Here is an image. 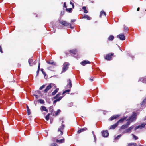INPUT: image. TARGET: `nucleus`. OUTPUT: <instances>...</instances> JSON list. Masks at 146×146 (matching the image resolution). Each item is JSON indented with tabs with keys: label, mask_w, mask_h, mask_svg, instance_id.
<instances>
[{
	"label": "nucleus",
	"mask_w": 146,
	"mask_h": 146,
	"mask_svg": "<svg viewBox=\"0 0 146 146\" xmlns=\"http://www.w3.org/2000/svg\"><path fill=\"white\" fill-rule=\"evenodd\" d=\"M137 114L135 113H133L132 115L129 118L126 120L127 121H129L131 122H132L133 121L135 120L136 118Z\"/></svg>",
	"instance_id": "1"
},
{
	"label": "nucleus",
	"mask_w": 146,
	"mask_h": 146,
	"mask_svg": "<svg viewBox=\"0 0 146 146\" xmlns=\"http://www.w3.org/2000/svg\"><path fill=\"white\" fill-rule=\"evenodd\" d=\"M65 127V125L63 124L60 127L58 130V133H60L59 134L60 135H62L63 133V129Z\"/></svg>",
	"instance_id": "2"
},
{
	"label": "nucleus",
	"mask_w": 146,
	"mask_h": 146,
	"mask_svg": "<svg viewBox=\"0 0 146 146\" xmlns=\"http://www.w3.org/2000/svg\"><path fill=\"white\" fill-rule=\"evenodd\" d=\"M60 94V92L58 93L55 97H54V98L56 99L54 100V102H56L57 101H59L62 99V97H59Z\"/></svg>",
	"instance_id": "3"
},
{
	"label": "nucleus",
	"mask_w": 146,
	"mask_h": 146,
	"mask_svg": "<svg viewBox=\"0 0 146 146\" xmlns=\"http://www.w3.org/2000/svg\"><path fill=\"white\" fill-rule=\"evenodd\" d=\"M60 23L63 25L64 26H67L70 25V27L71 28H73V27H72L70 23H67L66 21H62L60 22Z\"/></svg>",
	"instance_id": "4"
},
{
	"label": "nucleus",
	"mask_w": 146,
	"mask_h": 146,
	"mask_svg": "<svg viewBox=\"0 0 146 146\" xmlns=\"http://www.w3.org/2000/svg\"><path fill=\"white\" fill-rule=\"evenodd\" d=\"M69 65V64L68 63L66 62L63 64V72L66 71L68 68V66Z\"/></svg>",
	"instance_id": "5"
},
{
	"label": "nucleus",
	"mask_w": 146,
	"mask_h": 146,
	"mask_svg": "<svg viewBox=\"0 0 146 146\" xmlns=\"http://www.w3.org/2000/svg\"><path fill=\"white\" fill-rule=\"evenodd\" d=\"M113 53H110L107 54L105 57V59L108 60H111L112 58L111 56L113 55Z\"/></svg>",
	"instance_id": "6"
},
{
	"label": "nucleus",
	"mask_w": 146,
	"mask_h": 146,
	"mask_svg": "<svg viewBox=\"0 0 146 146\" xmlns=\"http://www.w3.org/2000/svg\"><path fill=\"white\" fill-rule=\"evenodd\" d=\"M134 127V125H133L130 127L126 129L125 131L123 132V134L127 133H130L131 132V131Z\"/></svg>",
	"instance_id": "7"
},
{
	"label": "nucleus",
	"mask_w": 146,
	"mask_h": 146,
	"mask_svg": "<svg viewBox=\"0 0 146 146\" xmlns=\"http://www.w3.org/2000/svg\"><path fill=\"white\" fill-rule=\"evenodd\" d=\"M67 82L68 84L66 87H67V88H70L72 86V84L70 79H68Z\"/></svg>",
	"instance_id": "8"
},
{
	"label": "nucleus",
	"mask_w": 146,
	"mask_h": 146,
	"mask_svg": "<svg viewBox=\"0 0 146 146\" xmlns=\"http://www.w3.org/2000/svg\"><path fill=\"white\" fill-rule=\"evenodd\" d=\"M54 86V84H51L48 85L46 87V89L44 90V91L45 93L47 92L48 90L50 89L52 86Z\"/></svg>",
	"instance_id": "9"
},
{
	"label": "nucleus",
	"mask_w": 146,
	"mask_h": 146,
	"mask_svg": "<svg viewBox=\"0 0 146 146\" xmlns=\"http://www.w3.org/2000/svg\"><path fill=\"white\" fill-rule=\"evenodd\" d=\"M117 37L122 40H123L125 39V37L123 34H120L117 36Z\"/></svg>",
	"instance_id": "10"
},
{
	"label": "nucleus",
	"mask_w": 146,
	"mask_h": 146,
	"mask_svg": "<svg viewBox=\"0 0 146 146\" xmlns=\"http://www.w3.org/2000/svg\"><path fill=\"white\" fill-rule=\"evenodd\" d=\"M102 133V136L104 137H106L108 135L109 133L108 131L107 130L103 131Z\"/></svg>",
	"instance_id": "11"
},
{
	"label": "nucleus",
	"mask_w": 146,
	"mask_h": 146,
	"mask_svg": "<svg viewBox=\"0 0 146 146\" xmlns=\"http://www.w3.org/2000/svg\"><path fill=\"white\" fill-rule=\"evenodd\" d=\"M47 63L50 64L54 66H56V63L53 61V60H51L50 61H47Z\"/></svg>",
	"instance_id": "12"
},
{
	"label": "nucleus",
	"mask_w": 146,
	"mask_h": 146,
	"mask_svg": "<svg viewBox=\"0 0 146 146\" xmlns=\"http://www.w3.org/2000/svg\"><path fill=\"white\" fill-rule=\"evenodd\" d=\"M119 116V115H114L113 116L111 117L110 118V120H113L117 118Z\"/></svg>",
	"instance_id": "13"
},
{
	"label": "nucleus",
	"mask_w": 146,
	"mask_h": 146,
	"mask_svg": "<svg viewBox=\"0 0 146 146\" xmlns=\"http://www.w3.org/2000/svg\"><path fill=\"white\" fill-rule=\"evenodd\" d=\"M90 63V62L87 60H85L84 61H82L80 63V64L83 66H84L86 64Z\"/></svg>",
	"instance_id": "14"
},
{
	"label": "nucleus",
	"mask_w": 146,
	"mask_h": 146,
	"mask_svg": "<svg viewBox=\"0 0 146 146\" xmlns=\"http://www.w3.org/2000/svg\"><path fill=\"white\" fill-rule=\"evenodd\" d=\"M127 118V117H124L123 118H121V119H120L119 120L117 123H118H118H122V122L124 120L126 119Z\"/></svg>",
	"instance_id": "15"
},
{
	"label": "nucleus",
	"mask_w": 146,
	"mask_h": 146,
	"mask_svg": "<svg viewBox=\"0 0 146 146\" xmlns=\"http://www.w3.org/2000/svg\"><path fill=\"white\" fill-rule=\"evenodd\" d=\"M87 129L85 127L81 129L80 130L78 131L77 133L78 134L80 133L81 132H83L84 131H86Z\"/></svg>",
	"instance_id": "16"
},
{
	"label": "nucleus",
	"mask_w": 146,
	"mask_h": 146,
	"mask_svg": "<svg viewBox=\"0 0 146 146\" xmlns=\"http://www.w3.org/2000/svg\"><path fill=\"white\" fill-rule=\"evenodd\" d=\"M40 110L42 111H45L46 112H48V110L46 108V107L44 106H42L40 107Z\"/></svg>",
	"instance_id": "17"
},
{
	"label": "nucleus",
	"mask_w": 146,
	"mask_h": 146,
	"mask_svg": "<svg viewBox=\"0 0 146 146\" xmlns=\"http://www.w3.org/2000/svg\"><path fill=\"white\" fill-rule=\"evenodd\" d=\"M29 63L30 66H32L33 65V61L32 59H29L28 61Z\"/></svg>",
	"instance_id": "18"
},
{
	"label": "nucleus",
	"mask_w": 146,
	"mask_h": 146,
	"mask_svg": "<svg viewBox=\"0 0 146 146\" xmlns=\"http://www.w3.org/2000/svg\"><path fill=\"white\" fill-rule=\"evenodd\" d=\"M106 13L103 10H102L100 13V17H101L102 15H104L106 16Z\"/></svg>",
	"instance_id": "19"
},
{
	"label": "nucleus",
	"mask_w": 146,
	"mask_h": 146,
	"mask_svg": "<svg viewBox=\"0 0 146 146\" xmlns=\"http://www.w3.org/2000/svg\"><path fill=\"white\" fill-rule=\"evenodd\" d=\"M118 123H116L111 125L110 128V129H114L118 125Z\"/></svg>",
	"instance_id": "20"
},
{
	"label": "nucleus",
	"mask_w": 146,
	"mask_h": 146,
	"mask_svg": "<svg viewBox=\"0 0 146 146\" xmlns=\"http://www.w3.org/2000/svg\"><path fill=\"white\" fill-rule=\"evenodd\" d=\"M64 139H61L60 140H59L58 139H56V142L57 143L59 142L60 143H62L64 142Z\"/></svg>",
	"instance_id": "21"
},
{
	"label": "nucleus",
	"mask_w": 146,
	"mask_h": 146,
	"mask_svg": "<svg viewBox=\"0 0 146 146\" xmlns=\"http://www.w3.org/2000/svg\"><path fill=\"white\" fill-rule=\"evenodd\" d=\"M137 144L135 143H130L128 144L127 146H136Z\"/></svg>",
	"instance_id": "22"
},
{
	"label": "nucleus",
	"mask_w": 146,
	"mask_h": 146,
	"mask_svg": "<svg viewBox=\"0 0 146 146\" xmlns=\"http://www.w3.org/2000/svg\"><path fill=\"white\" fill-rule=\"evenodd\" d=\"M114 39V36L113 35H110L108 38V40H112Z\"/></svg>",
	"instance_id": "23"
},
{
	"label": "nucleus",
	"mask_w": 146,
	"mask_h": 146,
	"mask_svg": "<svg viewBox=\"0 0 146 146\" xmlns=\"http://www.w3.org/2000/svg\"><path fill=\"white\" fill-rule=\"evenodd\" d=\"M40 62H39L38 63V70L36 72V73H37L36 76H37L38 74V73L39 72V70L40 69Z\"/></svg>",
	"instance_id": "24"
},
{
	"label": "nucleus",
	"mask_w": 146,
	"mask_h": 146,
	"mask_svg": "<svg viewBox=\"0 0 146 146\" xmlns=\"http://www.w3.org/2000/svg\"><path fill=\"white\" fill-rule=\"evenodd\" d=\"M83 18H84V19H86L87 20H90L91 19H90V17L87 15H85L82 17Z\"/></svg>",
	"instance_id": "25"
},
{
	"label": "nucleus",
	"mask_w": 146,
	"mask_h": 146,
	"mask_svg": "<svg viewBox=\"0 0 146 146\" xmlns=\"http://www.w3.org/2000/svg\"><path fill=\"white\" fill-rule=\"evenodd\" d=\"M59 90L58 88H57L54 92H52V95H55L56 93Z\"/></svg>",
	"instance_id": "26"
},
{
	"label": "nucleus",
	"mask_w": 146,
	"mask_h": 146,
	"mask_svg": "<svg viewBox=\"0 0 146 146\" xmlns=\"http://www.w3.org/2000/svg\"><path fill=\"white\" fill-rule=\"evenodd\" d=\"M70 52L73 54L75 55L76 53V50H72L70 51Z\"/></svg>",
	"instance_id": "27"
},
{
	"label": "nucleus",
	"mask_w": 146,
	"mask_h": 146,
	"mask_svg": "<svg viewBox=\"0 0 146 146\" xmlns=\"http://www.w3.org/2000/svg\"><path fill=\"white\" fill-rule=\"evenodd\" d=\"M127 127L126 125L125 124H124V125H123L121 127L120 129V130H121V129H124L126 128Z\"/></svg>",
	"instance_id": "28"
},
{
	"label": "nucleus",
	"mask_w": 146,
	"mask_h": 146,
	"mask_svg": "<svg viewBox=\"0 0 146 146\" xmlns=\"http://www.w3.org/2000/svg\"><path fill=\"white\" fill-rule=\"evenodd\" d=\"M61 111L60 110H58L55 112V115H57Z\"/></svg>",
	"instance_id": "29"
},
{
	"label": "nucleus",
	"mask_w": 146,
	"mask_h": 146,
	"mask_svg": "<svg viewBox=\"0 0 146 146\" xmlns=\"http://www.w3.org/2000/svg\"><path fill=\"white\" fill-rule=\"evenodd\" d=\"M139 81H141L143 83L145 82V79L143 78H140L139 80Z\"/></svg>",
	"instance_id": "30"
},
{
	"label": "nucleus",
	"mask_w": 146,
	"mask_h": 146,
	"mask_svg": "<svg viewBox=\"0 0 146 146\" xmlns=\"http://www.w3.org/2000/svg\"><path fill=\"white\" fill-rule=\"evenodd\" d=\"M39 102L41 104H44V102L43 100L42 99H40L38 100Z\"/></svg>",
	"instance_id": "31"
},
{
	"label": "nucleus",
	"mask_w": 146,
	"mask_h": 146,
	"mask_svg": "<svg viewBox=\"0 0 146 146\" xmlns=\"http://www.w3.org/2000/svg\"><path fill=\"white\" fill-rule=\"evenodd\" d=\"M50 114L48 113L46 116L45 117V119L47 121H48L49 119V116Z\"/></svg>",
	"instance_id": "32"
},
{
	"label": "nucleus",
	"mask_w": 146,
	"mask_h": 146,
	"mask_svg": "<svg viewBox=\"0 0 146 146\" xmlns=\"http://www.w3.org/2000/svg\"><path fill=\"white\" fill-rule=\"evenodd\" d=\"M70 89H68L67 90H65L63 92L62 94H65L66 93L69 92H70Z\"/></svg>",
	"instance_id": "33"
},
{
	"label": "nucleus",
	"mask_w": 146,
	"mask_h": 146,
	"mask_svg": "<svg viewBox=\"0 0 146 146\" xmlns=\"http://www.w3.org/2000/svg\"><path fill=\"white\" fill-rule=\"evenodd\" d=\"M127 122L126 123V124H125L127 127H128V126L129 125L130 123H131V122L129 121H127Z\"/></svg>",
	"instance_id": "34"
},
{
	"label": "nucleus",
	"mask_w": 146,
	"mask_h": 146,
	"mask_svg": "<svg viewBox=\"0 0 146 146\" xmlns=\"http://www.w3.org/2000/svg\"><path fill=\"white\" fill-rule=\"evenodd\" d=\"M146 124L145 123H143L141 125H139V126H140V128H142L143 127H144L145 125Z\"/></svg>",
	"instance_id": "35"
},
{
	"label": "nucleus",
	"mask_w": 146,
	"mask_h": 146,
	"mask_svg": "<svg viewBox=\"0 0 146 146\" xmlns=\"http://www.w3.org/2000/svg\"><path fill=\"white\" fill-rule=\"evenodd\" d=\"M131 135L133 136V137L135 139L137 140L138 139V137L137 136L135 135L134 134H132Z\"/></svg>",
	"instance_id": "36"
},
{
	"label": "nucleus",
	"mask_w": 146,
	"mask_h": 146,
	"mask_svg": "<svg viewBox=\"0 0 146 146\" xmlns=\"http://www.w3.org/2000/svg\"><path fill=\"white\" fill-rule=\"evenodd\" d=\"M66 11H68V12H71L72 9L71 8L66 9Z\"/></svg>",
	"instance_id": "37"
},
{
	"label": "nucleus",
	"mask_w": 146,
	"mask_h": 146,
	"mask_svg": "<svg viewBox=\"0 0 146 146\" xmlns=\"http://www.w3.org/2000/svg\"><path fill=\"white\" fill-rule=\"evenodd\" d=\"M121 135H122L121 134L118 135L117 137H116V138H115V139H118L121 136Z\"/></svg>",
	"instance_id": "38"
},
{
	"label": "nucleus",
	"mask_w": 146,
	"mask_h": 146,
	"mask_svg": "<svg viewBox=\"0 0 146 146\" xmlns=\"http://www.w3.org/2000/svg\"><path fill=\"white\" fill-rule=\"evenodd\" d=\"M45 86L44 85H43L41 87H40L39 89L40 90H41L43 88H44L45 87Z\"/></svg>",
	"instance_id": "39"
},
{
	"label": "nucleus",
	"mask_w": 146,
	"mask_h": 146,
	"mask_svg": "<svg viewBox=\"0 0 146 146\" xmlns=\"http://www.w3.org/2000/svg\"><path fill=\"white\" fill-rule=\"evenodd\" d=\"M51 146H58L55 143H53L51 145Z\"/></svg>",
	"instance_id": "40"
},
{
	"label": "nucleus",
	"mask_w": 146,
	"mask_h": 146,
	"mask_svg": "<svg viewBox=\"0 0 146 146\" xmlns=\"http://www.w3.org/2000/svg\"><path fill=\"white\" fill-rule=\"evenodd\" d=\"M70 3L72 5V8H74V4L71 2H70Z\"/></svg>",
	"instance_id": "41"
},
{
	"label": "nucleus",
	"mask_w": 146,
	"mask_h": 146,
	"mask_svg": "<svg viewBox=\"0 0 146 146\" xmlns=\"http://www.w3.org/2000/svg\"><path fill=\"white\" fill-rule=\"evenodd\" d=\"M140 126H139V125L138 126H137L136 127L135 129H134V130H137V129H138V128H140Z\"/></svg>",
	"instance_id": "42"
},
{
	"label": "nucleus",
	"mask_w": 146,
	"mask_h": 146,
	"mask_svg": "<svg viewBox=\"0 0 146 146\" xmlns=\"http://www.w3.org/2000/svg\"><path fill=\"white\" fill-rule=\"evenodd\" d=\"M144 103H145V104L146 103V98L143 101L142 104H143Z\"/></svg>",
	"instance_id": "43"
},
{
	"label": "nucleus",
	"mask_w": 146,
	"mask_h": 146,
	"mask_svg": "<svg viewBox=\"0 0 146 146\" xmlns=\"http://www.w3.org/2000/svg\"><path fill=\"white\" fill-rule=\"evenodd\" d=\"M27 112L28 115H30V114L31 112L30 111V110H27Z\"/></svg>",
	"instance_id": "44"
},
{
	"label": "nucleus",
	"mask_w": 146,
	"mask_h": 146,
	"mask_svg": "<svg viewBox=\"0 0 146 146\" xmlns=\"http://www.w3.org/2000/svg\"><path fill=\"white\" fill-rule=\"evenodd\" d=\"M53 111V109H52L51 110H50V111L51 112L50 114L52 115V113Z\"/></svg>",
	"instance_id": "45"
},
{
	"label": "nucleus",
	"mask_w": 146,
	"mask_h": 146,
	"mask_svg": "<svg viewBox=\"0 0 146 146\" xmlns=\"http://www.w3.org/2000/svg\"><path fill=\"white\" fill-rule=\"evenodd\" d=\"M0 52L1 53H3V51L2 50L1 47V46H0Z\"/></svg>",
	"instance_id": "46"
},
{
	"label": "nucleus",
	"mask_w": 146,
	"mask_h": 146,
	"mask_svg": "<svg viewBox=\"0 0 146 146\" xmlns=\"http://www.w3.org/2000/svg\"><path fill=\"white\" fill-rule=\"evenodd\" d=\"M0 52L1 53H3V51L2 50L1 47V46H0Z\"/></svg>",
	"instance_id": "47"
},
{
	"label": "nucleus",
	"mask_w": 146,
	"mask_h": 146,
	"mask_svg": "<svg viewBox=\"0 0 146 146\" xmlns=\"http://www.w3.org/2000/svg\"><path fill=\"white\" fill-rule=\"evenodd\" d=\"M0 52L1 53H3V51L2 50L1 47V46H0Z\"/></svg>",
	"instance_id": "48"
},
{
	"label": "nucleus",
	"mask_w": 146,
	"mask_h": 146,
	"mask_svg": "<svg viewBox=\"0 0 146 146\" xmlns=\"http://www.w3.org/2000/svg\"><path fill=\"white\" fill-rule=\"evenodd\" d=\"M48 69L49 70H52V68L50 67L48 68Z\"/></svg>",
	"instance_id": "49"
},
{
	"label": "nucleus",
	"mask_w": 146,
	"mask_h": 146,
	"mask_svg": "<svg viewBox=\"0 0 146 146\" xmlns=\"http://www.w3.org/2000/svg\"><path fill=\"white\" fill-rule=\"evenodd\" d=\"M84 13H88V11L86 9L84 10Z\"/></svg>",
	"instance_id": "50"
},
{
	"label": "nucleus",
	"mask_w": 146,
	"mask_h": 146,
	"mask_svg": "<svg viewBox=\"0 0 146 146\" xmlns=\"http://www.w3.org/2000/svg\"><path fill=\"white\" fill-rule=\"evenodd\" d=\"M40 71L42 72V73H43V72H44V70L43 69H40Z\"/></svg>",
	"instance_id": "51"
},
{
	"label": "nucleus",
	"mask_w": 146,
	"mask_h": 146,
	"mask_svg": "<svg viewBox=\"0 0 146 146\" xmlns=\"http://www.w3.org/2000/svg\"><path fill=\"white\" fill-rule=\"evenodd\" d=\"M36 93H38L39 94L40 93V92L39 90H37V91H36Z\"/></svg>",
	"instance_id": "52"
},
{
	"label": "nucleus",
	"mask_w": 146,
	"mask_h": 146,
	"mask_svg": "<svg viewBox=\"0 0 146 146\" xmlns=\"http://www.w3.org/2000/svg\"><path fill=\"white\" fill-rule=\"evenodd\" d=\"M64 7H65V8H66V3H65V2H64Z\"/></svg>",
	"instance_id": "53"
},
{
	"label": "nucleus",
	"mask_w": 146,
	"mask_h": 146,
	"mask_svg": "<svg viewBox=\"0 0 146 146\" xmlns=\"http://www.w3.org/2000/svg\"><path fill=\"white\" fill-rule=\"evenodd\" d=\"M86 7L84 6L82 8V9L84 10H85L86 9Z\"/></svg>",
	"instance_id": "54"
},
{
	"label": "nucleus",
	"mask_w": 146,
	"mask_h": 146,
	"mask_svg": "<svg viewBox=\"0 0 146 146\" xmlns=\"http://www.w3.org/2000/svg\"><path fill=\"white\" fill-rule=\"evenodd\" d=\"M43 74L44 75V77H45V76H46V73L44 72L43 73Z\"/></svg>",
	"instance_id": "55"
},
{
	"label": "nucleus",
	"mask_w": 146,
	"mask_h": 146,
	"mask_svg": "<svg viewBox=\"0 0 146 146\" xmlns=\"http://www.w3.org/2000/svg\"><path fill=\"white\" fill-rule=\"evenodd\" d=\"M27 110H30L27 105Z\"/></svg>",
	"instance_id": "56"
},
{
	"label": "nucleus",
	"mask_w": 146,
	"mask_h": 146,
	"mask_svg": "<svg viewBox=\"0 0 146 146\" xmlns=\"http://www.w3.org/2000/svg\"><path fill=\"white\" fill-rule=\"evenodd\" d=\"M34 96L36 97V98H38V95H37L35 94V95H34Z\"/></svg>",
	"instance_id": "57"
},
{
	"label": "nucleus",
	"mask_w": 146,
	"mask_h": 146,
	"mask_svg": "<svg viewBox=\"0 0 146 146\" xmlns=\"http://www.w3.org/2000/svg\"><path fill=\"white\" fill-rule=\"evenodd\" d=\"M92 133H93V134L94 137V139H95V138H96V136H95V135L94 134V132H93V131H92Z\"/></svg>",
	"instance_id": "58"
},
{
	"label": "nucleus",
	"mask_w": 146,
	"mask_h": 146,
	"mask_svg": "<svg viewBox=\"0 0 146 146\" xmlns=\"http://www.w3.org/2000/svg\"><path fill=\"white\" fill-rule=\"evenodd\" d=\"M90 80L91 81H93V79H91V78H90Z\"/></svg>",
	"instance_id": "59"
},
{
	"label": "nucleus",
	"mask_w": 146,
	"mask_h": 146,
	"mask_svg": "<svg viewBox=\"0 0 146 146\" xmlns=\"http://www.w3.org/2000/svg\"><path fill=\"white\" fill-rule=\"evenodd\" d=\"M49 109H50V110H51L52 109V107H51V106L49 108Z\"/></svg>",
	"instance_id": "60"
},
{
	"label": "nucleus",
	"mask_w": 146,
	"mask_h": 146,
	"mask_svg": "<svg viewBox=\"0 0 146 146\" xmlns=\"http://www.w3.org/2000/svg\"><path fill=\"white\" fill-rule=\"evenodd\" d=\"M71 21L72 22H74L75 21V20L73 19L71 20Z\"/></svg>",
	"instance_id": "61"
},
{
	"label": "nucleus",
	"mask_w": 146,
	"mask_h": 146,
	"mask_svg": "<svg viewBox=\"0 0 146 146\" xmlns=\"http://www.w3.org/2000/svg\"><path fill=\"white\" fill-rule=\"evenodd\" d=\"M124 29H125V30H127V27H124Z\"/></svg>",
	"instance_id": "62"
},
{
	"label": "nucleus",
	"mask_w": 146,
	"mask_h": 146,
	"mask_svg": "<svg viewBox=\"0 0 146 146\" xmlns=\"http://www.w3.org/2000/svg\"><path fill=\"white\" fill-rule=\"evenodd\" d=\"M139 8H137V11H139Z\"/></svg>",
	"instance_id": "63"
},
{
	"label": "nucleus",
	"mask_w": 146,
	"mask_h": 146,
	"mask_svg": "<svg viewBox=\"0 0 146 146\" xmlns=\"http://www.w3.org/2000/svg\"><path fill=\"white\" fill-rule=\"evenodd\" d=\"M146 120V118H145V119H144V120Z\"/></svg>",
	"instance_id": "64"
}]
</instances>
